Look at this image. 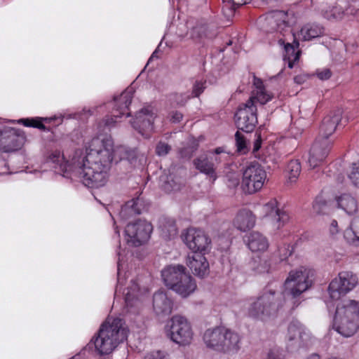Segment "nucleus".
<instances>
[{"mask_svg":"<svg viewBox=\"0 0 359 359\" xmlns=\"http://www.w3.org/2000/svg\"><path fill=\"white\" fill-rule=\"evenodd\" d=\"M125 158L128 154L124 147H114L110 136L100 134L86 143L84 153L76 151L71 161L60 151L55 150L44 164L63 177L76 178L86 187L99 188L107 183L112 162Z\"/></svg>","mask_w":359,"mask_h":359,"instance_id":"f257e3e1","label":"nucleus"},{"mask_svg":"<svg viewBox=\"0 0 359 359\" xmlns=\"http://www.w3.org/2000/svg\"><path fill=\"white\" fill-rule=\"evenodd\" d=\"M118 277L114 298L123 299L122 313L124 315L137 314L140 311L147 288L140 285L139 278L124 271L125 250L118 252Z\"/></svg>","mask_w":359,"mask_h":359,"instance_id":"f03ea898","label":"nucleus"},{"mask_svg":"<svg viewBox=\"0 0 359 359\" xmlns=\"http://www.w3.org/2000/svg\"><path fill=\"white\" fill-rule=\"evenodd\" d=\"M63 118L61 116L51 117H34L15 120L0 121V150L4 152H12L18 150L22 145L23 136L20 135L19 130L11 127L8 123H18L26 127L38 128L43 131H50V127L46 124L53 123L54 126L62 124Z\"/></svg>","mask_w":359,"mask_h":359,"instance_id":"7ed1b4c3","label":"nucleus"},{"mask_svg":"<svg viewBox=\"0 0 359 359\" xmlns=\"http://www.w3.org/2000/svg\"><path fill=\"white\" fill-rule=\"evenodd\" d=\"M287 18V16L285 12L276 11L261 16L258 20V23L264 32L266 33L276 32L279 43L284 45V60L287 62L288 67L292 69L294 62H297L299 58V51L296 50L299 47V43L297 41L296 35L292 34L294 44L285 43V39L283 37L291 33Z\"/></svg>","mask_w":359,"mask_h":359,"instance_id":"20e7f679","label":"nucleus"},{"mask_svg":"<svg viewBox=\"0 0 359 359\" xmlns=\"http://www.w3.org/2000/svg\"><path fill=\"white\" fill-rule=\"evenodd\" d=\"M128 332V330L121 319L109 317L91 339L88 346H94L95 352L99 355L109 354L126 340Z\"/></svg>","mask_w":359,"mask_h":359,"instance_id":"39448f33","label":"nucleus"},{"mask_svg":"<svg viewBox=\"0 0 359 359\" xmlns=\"http://www.w3.org/2000/svg\"><path fill=\"white\" fill-rule=\"evenodd\" d=\"M276 283L269 284L256 298L252 299L248 315L255 319L266 321L274 316L279 308L277 303Z\"/></svg>","mask_w":359,"mask_h":359,"instance_id":"423d86ee","label":"nucleus"},{"mask_svg":"<svg viewBox=\"0 0 359 359\" xmlns=\"http://www.w3.org/2000/svg\"><path fill=\"white\" fill-rule=\"evenodd\" d=\"M359 328V302L350 300L342 307L337 306L333 329L344 337H349Z\"/></svg>","mask_w":359,"mask_h":359,"instance_id":"0eeeda50","label":"nucleus"},{"mask_svg":"<svg viewBox=\"0 0 359 359\" xmlns=\"http://www.w3.org/2000/svg\"><path fill=\"white\" fill-rule=\"evenodd\" d=\"M313 280L314 271L312 269L301 266L292 270L285 280L284 292L296 298L312 286Z\"/></svg>","mask_w":359,"mask_h":359,"instance_id":"6e6552de","label":"nucleus"},{"mask_svg":"<svg viewBox=\"0 0 359 359\" xmlns=\"http://www.w3.org/2000/svg\"><path fill=\"white\" fill-rule=\"evenodd\" d=\"M167 335L180 346H189L194 339V332L190 323L183 316H174L165 326Z\"/></svg>","mask_w":359,"mask_h":359,"instance_id":"1a4fd4ad","label":"nucleus"},{"mask_svg":"<svg viewBox=\"0 0 359 359\" xmlns=\"http://www.w3.org/2000/svg\"><path fill=\"white\" fill-rule=\"evenodd\" d=\"M133 92V88H128L120 95L114 97V101L111 103V105L114 107L111 116H107L102 122L99 123L100 130L104 131L105 129L113 127L117 121L114 118L128 117L130 115L129 106L131 104Z\"/></svg>","mask_w":359,"mask_h":359,"instance_id":"9d476101","label":"nucleus"},{"mask_svg":"<svg viewBox=\"0 0 359 359\" xmlns=\"http://www.w3.org/2000/svg\"><path fill=\"white\" fill-rule=\"evenodd\" d=\"M181 238L194 253L205 254L211 249V239L202 229L188 228L182 231Z\"/></svg>","mask_w":359,"mask_h":359,"instance_id":"9b49d317","label":"nucleus"},{"mask_svg":"<svg viewBox=\"0 0 359 359\" xmlns=\"http://www.w3.org/2000/svg\"><path fill=\"white\" fill-rule=\"evenodd\" d=\"M266 172L258 163L248 165L243 173L242 187L249 194H255L263 187L266 180Z\"/></svg>","mask_w":359,"mask_h":359,"instance_id":"f8f14e48","label":"nucleus"},{"mask_svg":"<svg viewBox=\"0 0 359 359\" xmlns=\"http://www.w3.org/2000/svg\"><path fill=\"white\" fill-rule=\"evenodd\" d=\"M358 279L351 271H341L333 278L328 286V294L332 300H338L353 290L358 285Z\"/></svg>","mask_w":359,"mask_h":359,"instance_id":"ddd939ff","label":"nucleus"},{"mask_svg":"<svg viewBox=\"0 0 359 359\" xmlns=\"http://www.w3.org/2000/svg\"><path fill=\"white\" fill-rule=\"evenodd\" d=\"M309 331L298 320L290 323L285 337L286 348L293 351L300 347L306 346L311 341Z\"/></svg>","mask_w":359,"mask_h":359,"instance_id":"4468645a","label":"nucleus"},{"mask_svg":"<svg viewBox=\"0 0 359 359\" xmlns=\"http://www.w3.org/2000/svg\"><path fill=\"white\" fill-rule=\"evenodd\" d=\"M153 231L151 223L139 219L128 224L125 229V240L130 246H140L148 241Z\"/></svg>","mask_w":359,"mask_h":359,"instance_id":"2eb2a0df","label":"nucleus"},{"mask_svg":"<svg viewBox=\"0 0 359 359\" xmlns=\"http://www.w3.org/2000/svg\"><path fill=\"white\" fill-rule=\"evenodd\" d=\"M257 105L252 104V100L239 106L235 114V123L238 130L251 133L255 128L258 121Z\"/></svg>","mask_w":359,"mask_h":359,"instance_id":"dca6fc26","label":"nucleus"},{"mask_svg":"<svg viewBox=\"0 0 359 359\" xmlns=\"http://www.w3.org/2000/svg\"><path fill=\"white\" fill-rule=\"evenodd\" d=\"M156 118L154 109L149 106L143 108L137 114L132 125L142 136L148 138L154 130V123Z\"/></svg>","mask_w":359,"mask_h":359,"instance_id":"f3484780","label":"nucleus"},{"mask_svg":"<svg viewBox=\"0 0 359 359\" xmlns=\"http://www.w3.org/2000/svg\"><path fill=\"white\" fill-rule=\"evenodd\" d=\"M264 217L271 219L274 227L277 229L283 227L290 220L288 213L280 208L279 203L275 198H271L262 207Z\"/></svg>","mask_w":359,"mask_h":359,"instance_id":"a211bd4d","label":"nucleus"},{"mask_svg":"<svg viewBox=\"0 0 359 359\" xmlns=\"http://www.w3.org/2000/svg\"><path fill=\"white\" fill-rule=\"evenodd\" d=\"M203 341L208 349L222 351L224 348V327L219 325L207 329L203 334Z\"/></svg>","mask_w":359,"mask_h":359,"instance_id":"6ab92c4d","label":"nucleus"},{"mask_svg":"<svg viewBox=\"0 0 359 359\" xmlns=\"http://www.w3.org/2000/svg\"><path fill=\"white\" fill-rule=\"evenodd\" d=\"M342 111L338 109L330 112L323 120L320 128L319 136L321 142L330 141L328 137L335 131L337 125L341 120Z\"/></svg>","mask_w":359,"mask_h":359,"instance_id":"aec40b11","label":"nucleus"},{"mask_svg":"<svg viewBox=\"0 0 359 359\" xmlns=\"http://www.w3.org/2000/svg\"><path fill=\"white\" fill-rule=\"evenodd\" d=\"M205 254L194 253L188 255L186 264L192 273L201 278L206 277L210 272L209 263Z\"/></svg>","mask_w":359,"mask_h":359,"instance_id":"412c9836","label":"nucleus"},{"mask_svg":"<svg viewBox=\"0 0 359 359\" xmlns=\"http://www.w3.org/2000/svg\"><path fill=\"white\" fill-rule=\"evenodd\" d=\"M331 144V141L321 142L320 139L316 140L311 149L308 160L311 168H315L323 163L329 154Z\"/></svg>","mask_w":359,"mask_h":359,"instance_id":"4be33fe9","label":"nucleus"},{"mask_svg":"<svg viewBox=\"0 0 359 359\" xmlns=\"http://www.w3.org/2000/svg\"><path fill=\"white\" fill-rule=\"evenodd\" d=\"M331 144V141L321 142L320 139L316 140L311 149L308 160L311 168H315L323 163L329 154Z\"/></svg>","mask_w":359,"mask_h":359,"instance_id":"5701e85b","label":"nucleus"},{"mask_svg":"<svg viewBox=\"0 0 359 359\" xmlns=\"http://www.w3.org/2000/svg\"><path fill=\"white\" fill-rule=\"evenodd\" d=\"M197 289L196 280L187 271L170 289L182 298L191 296Z\"/></svg>","mask_w":359,"mask_h":359,"instance_id":"b1692460","label":"nucleus"},{"mask_svg":"<svg viewBox=\"0 0 359 359\" xmlns=\"http://www.w3.org/2000/svg\"><path fill=\"white\" fill-rule=\"evenodd\" d=\"M186 272L187 269L183 265H169L161 271L162 280L165 286L170 290Z\"/></svg>","mask_w":359,"mask_h":359,"instance_id":"393cba45","label":"nucleus"},{"mask_svg":"<svg viewBox=\"0 0 359 359\" xmlns=\"http://www.w3.org/2000/svg\"><path fill=\"white\" fill-rule=\"evenodd\" d=\"M153 308L158 316L170 315L172 309V301L163 291L156 292L153 297Z\"/></svg>","mask_w":359,"mask_h":359,"instance_id":"a878e982","label":"nucleus"},{"mask_svg":"<svg viewBox=\"0 0 359 359\" xmlns=\"http://www.w3.org/2000/svg\"><path fill=\"white\" fill-rule=\"evenodd\" d=\"M255 222V215L250 210L243 208L236 214L233 220V225L238 230L246 231L254 227Z\"/></svg>","mask_w":359,"mask_h":359,"instance_id":"bb28decb","label":"nucleus"},{"mask_svg":"<svg viewBox=\"0 0 359 359\" xmlns=\"http://www.w3.org/2000/svg\"><path fill=\"white\" fill-rule=\"evenodd\" d=\"M245 241L252 252H264L269 248L267 238L261 233L253 231L246 236Z\"/></svg>","mask_w":359,"mask_h":359,"instance_id":"cd10ccee","label":"nucleus"},{"mask_svg":"<svg viewBox=\"0 0 359 359\" xmlns=\"http://www.w3.org/2000/svg\"><path fill=\"white\" fill-rule=\"evenodd\" d=\"M142 211V201L140 198H133L122 206L119 212L121 220H126L130 217L141 214Z\"/></svg>","mask_w":359,"mask_h":359,"instance_id":"c85d7f7f","label":"nucleus"},{"mask_svg":"<svg viewBox=\"0 0 359 359\" xmlns=\"http://www.w3.org/2000/svg\"><path fill=\"white\" fill-rule=\"evenodd\" d=\"M337 207L348 215H353L358 211L356 199L351 194H344L336 198Z\"/></svg>","mask_w":359,"mask_h":359,"instance_id":"c756f323","label":"nucleus"},{"mask_svg":"<svg viewBox=\"0 0 359 359\" xmlns=\"http://www.w3.org/2000/svg\"><path fill=\"white\" fill-rule=\"evenodd\" d=\"M345 241L350 245L359 246V217H354L343 233Z\"/></svg>","mask_w":359,"mask_h":359,"instance_id":"7c9ffc66","label":"nucleus"},{"mask_svg":"<svg viewBox=\"0 0 359 359\" xmlns=\"http://www.w3.org/2000/svg\"><path fill=\"white\" fill-rule=\"evenodd\" d=\"M323 28L316 24H306L302 27L297 34L298 39L310 41L314 38L320 36L323 34Z\"/></svg>","mask_w":359,"mask_h":359,"instance_id":"2f4dec72","label":"nucleus"},{"mask_svg":"<svg viewBox=\"0 0 359 359\" xmlns=\"http://www.w3.org/2000/svg\"><path fill=\"white\" fill-rule=\"evenodd\" d=\"M160 182L161 184L162 189L166 192H172L177 191L180 189L183 184L182 178L174 176L171 174L169 175L164 173L160 177Z\"/></svg>","mask_w":359,"mask_h":359,"instance_id":"473e14b6","label":"nucleus"},{"mask_svg":"<svg viewBox=\"0 0 359 359\" xmlns=\"http://www.w3.org/2000/svg\"><path fill=\"white\" fill-rule=\"evenodd\" d=\"M240 348V336L234 332L226 330V353H236L238 351Z\"/></svg>","mask_w":359,"mask_h":359,"instance_id":"72a5a7b5","label":"nucleus"},{"mask_svg":"<svg viewBox=\"0 0 359 359\" xmlns=\"http://www.w3.org/2000/svg\"><path fill=\"white\" fill-rule=\"evenodd\" d=\"M250 267L255 274H262L271 271L270 260L259 257L253 258L250 262Z\"/></svg>","mask_w":359,"mask_h":359,"instance_id":"f704fd0d","label":"nucleus"},{"mask_svg":"<svg viewBox=\"0 0 359 359\" xmlns=\"http://www.w3.org/2000/svg\"><path fill=\"white\" fill-rule=\"evenodd\" d=\"M301 170V164L298 160L290 161L287 166V183L290 184H295L300 175Z\"/></svg>","mask_w":359,"mask_h":359,"instance_id":"c9c22d12","label":"nucleus"},{"mask_svg":"<svg viewBox=\"0 0 359 359\" xmlns=\"http://www.w3.org/2000/svg\"><path fill=\"white\" fill-rule=\"evenodd\" d=\"M240 183V173L236 165L226 166V184L231 189L236 188Z\"/></svg>","mask_w":359,"mask_h":359,"instance_id":"e433bc0d","label":"nucleus"},{"mask_svg":"<svg viewBox=\"0 0 359 359\" xmlns=\"http://www.w3.org/2000/svg\"><path fill=\"white\" fill-rule=\"evenodd\" d=\"M194 164L196 168L201 172L210 175L211 177L214 176L213 164L209 161L206 156H201L198 158L195 161Z\"/></svg>","mask_w":359,"mask_h":359,"instance_id":"4c0bfd02","label":"nucleus"},{"mask_svg":"<svg viewBox=\"0 0 359 359\" xmlns=\"http://www.w3.org/2000/svg\"><path fill=\"white\" fill-rule=\"evenodd\" d=\"M273 97V95L272 93L268 92L266 89H264L260 90H254L249 100H252V104L255 105H256L257 102H259L261 104H265L271 100Z\"/></svg>","mask_w":359,"mask_h":359,"instance_id":"58836bf2","label":"nucleus"},{"mask_svg":"<svg viewBox=\"0 0 359 359\" xmlns=\"http://www.w3.org/2000/svg\"><path fill=\"white\" fill-rule=\"evenodd\" d=\"M348 178L355 187H359V159L351 164Z\"/></svg>","mask_w":359,"mask_h":359,"instance_id":"ea45409f","label":"nucleus"},{"mask_svg":"<svg viewBox=\"0 0 359 359\" xmlns=\"http://www.w3.org/2000/svg\"><path fill=\"white\" fill-rule=\"evenodd\" d=\"M235 141L237 151L245 154L248 151V147L245 136L239 131H237L235 134Z\"/></svg>","mask_w":359,"mask_h":359,"instance_id":"a19ab883","label":"nucleus"},{"mask_svg":"<svg viewBox=\"0 0 359 359\" xmlns=\"http://www.w3.org/2000/svg\"><path fill=\"white\" fill-rule=\"evenodd\" d=\"M177 233V228L173 222H169L168 226H165L162 229V236L165 239H171Z\"/></svg>","mask_w":359,"mask_h":359,"instance_id":"79ce46f5","label":"nucleus"},{"mask_svg":"<svg viewBox=\"0 0 359 359\" xmlns=\"http://www.w3.org/2000/svg\"><path fill=\"white\" fill-rule=\"evenodd\" d=\"M293 251V248L290 244H284L278 248V255L280 261L285 260L290 257Z\"/></svg>","mask_w":359,"mask_h":359,"instance_id":"37998d69","label":"nucleus"},{"mask_svg":"<svg viewBox=\"0 0 359 359\" xmlns=\"http://www.w3.org/2000/svg\"><path fill=\"white\" fill-rule=\"evenodd\" d=\"M189 142L191 143V146L188 148L182 149L180 151L181 155L184 157L189 158L198 147V143L194 137L189 138Z\"/></svg>","mask_w":359,"mask_h":359,"instance_id":"c03bdc74","label":"nucleus"},{"mask_svg":"<svg viewBox=\"0 0 359 359\" xmlns=\"http://www.w3.org/2000/svg\"><path fill=\"white\" fill-rule=\"evenodd\" d=\"M315 74L321 81L328 80L332 75L330 69L327 67L317 69Z\"/></svg>","mask_w":359,"mask_h":359,"instance_id":"a18cd8bd","label":"nucleus"},{"mask_svg":"<svg viewBox=\"0 0 359 359\" xmlns=\"http://www.w3.org/2000/svg\"><path fill=\"white\" fill-rule=\"evenodd\" d=\"M171 147L168 144L163 142H159L156 147V153L159 156H163L167 155Z\"/></svg>","mask_w":359,"mask_h":359,"instance_id":"49530a36","label":"nucleus"},{"mask_svg":"<svg viewBox=\"0 0 359 359\" xmlns=\"http://www.w3.org/2000/svg\"><path fill=\"white\" fill-rule=\"evenodd\" d=\"M248 0H226V4L227 3L229 6L230 7L229 10L231 12V15L233 16L236 9L238 7L245 4L248 2ZM226 6L227 5L226 4Z\"/></svg>","mask_w":359,"mask_h":359,"instance_id":"de8ad7c7","label":"nucleus"},{"mask_svg":"<svg viewBox=\"0 0 359 359\" xmlns=\"http://www.w3.org/2000/svg\"><path fill=\"white\" fill-rule=\"evenodd\" d=\"M192 97L189 93L175 94L174 101L177 105L183 106Z\"/></svg>","mask_w":359,"mask_h":359,"instance_id":"09e8293b","label":"nucleus"},{"mask_svg":"<svg viewBox=\"0 0 359 359\" xmlns=\"http://www.w3.org/2000/svg\"><path fill=\"white\" fill-rule=\"evenodd\" d=\"M329 233L330 235L334 238H336L337 236L339 235L340 229L339 227L338 222L337 220L333 219L331 221L329 226Z\"/></svg>","mask_w":359,"mask_h":359,"instance_id":"8fccbe9b","label":"nucleus"},{"mask_svg":"<svg viewBox=\"0 0 359 359\" xmlns=\"http://www.w3.org/2000/svg\"><path fill=\"white\" fill-rule=\"evenodd\" d=\"M205 83L201 81H196L194 86H193V90L191 93L192 97H198L199 96L204 90L205 89Z\"/></svg>","mask_w":359,"mask_h":359,"instance_id":"3c124183","label":"nucleus"},{"mask_svg":"<svg viewBox=\"0 0 359 359\" xmlns=\"http://www.w3.org/2000/svg\"><path fill=\"white\" fill-rule=\"evenodd\" d=\"M325 201L323 198L322 196H318L313 203V208L315 211L318 213H320L323 212L322 207L325 205Z\"/></svg>","mask_w":359,"mask_h":359,"instance_id":"603ef678","label":"nucleus"},{"mask_svg":"<svg viewBox=\"0 0 359 359\" xmlns=\"http://www.w3.org/2000/svg\"><path fill=\"white\" fill-rule=\"evenodd\" d=\"M144 359H168L166 355L160 351L147 355Z\"/></svg>","mask_w":359,"mask_h":359,"instance_id":"864d4df0","label":"nucleus"},{"mask_svg":"<svg viewBox=\"0 0 359 359\" xmlns=\"http://www.w3.org/2000/svg\"><path fill=\"white\" fill-rule=\"evenodd\" d=\"M255 135H256L257 137H256L255 141L254 142V146H253V149H252V152L253 153H255V152L258 151L259 149L261 148V145H262L261 135L258 134L257 133H256Z\"/></svg>","mask_w":359,"mask_h":359,"instance_id":"5fc2aeb1","label":"nucleus"},{"mask_svg":"<svg viewBox=\"0 0 359 359\" xmlns=\"http://www.w3.org/2000/svg\"><path fill=\"white\" fill-rule=\"evenodd\" d=\"M268 359H284V357L278 351H271L269 353Z\"/></svg>","mask_w":359,"mask_h":359,"instance_id":"6e6d98bb","label":"nucleus"},{"mask_svg":"<svg viewBox=\"0 0 359 359\" xmlns=\"http://www.w3.org/2000/svg\"><path fill=\"white\" fill-rule=\"evenodd\" d=\"M253 84L255 87V90H260L265 89L263 86V82L260 79H258L257 77H254L253 79Z\"/></svg>","mask_w":359,"mask_h":359,"instance_id":"4d7b16f0","label":"nucleus"},{"mask_svg":"<svg viewBox=\"0 0 359 359\" xmlns=\"http://www.w3.org/2000/svg\"><path fill=\"white\" fill-rule=\"evenodd\" d=\"M182 118V114L178 111H175L172 113L171 116V120L173 122H180Z\"/></svg>","mask_w":359,"mask_h":359,"instance_id":"13d9d810","label":"nucleus"},{"mask_svg":"<svg viewBox=\"0 0 359 359\" xmlns=\"http://www.w3.org/2000/svg\"><path fill=\"white\" fill-rule=\"evenodd\" d=\"M307 77L308 76L306 75H298V76H296L294 79L295 83L301 84L306 81Z\"/></svg>","mask_w":359,"mask_h":359,"instance_id":"bf43d9fd","label":"nucleus"},{"mask_svg":"<svg viewBox=\"0 0 359 359\" xmlns=\"http://www.w3.org/2000/svg\"><path fill=\"white\" fill-rule=\"evenodd\" d=\"M306 359H320V356L318 354H312Z\"/></svg>","mask_w":359,"mask_h":359,"instance_id":"052dcab7","label":"nucleus"},{"mask_svg":"<svg viewBox=\"0 0 359 359\" xmlns=\"http://www.w3.org/2000/svg\"><path fill=\"white\" fill-rule=\"evenodd\" d=\"M156 54H157V50H156L151 55V56L149 58V60H153L155 57H157L156 56Z\"/></svg>","mask_w":359,"mask_h":359,"instance_id":"680f3d73","label":"nucleus"},{"mask_svg":"<svg viewBox=\"0 0 359 359\" xmlns=\"http://www.w3.org/2000/svg\"><path fill=\"white\" fill-rule=\"evenodd\" d=\"M234 43L233 40H229V41H226V46H231Z\"/></svg>","mask_w":359,"mask_h":359,"instance_id":"e2e57ef3","label":"nucleus"},{"mask_svg":"<svg viewBox=\"0 0 359 359\" xmlns=\"http://www.w3.org/2000/svg\"><path fill=\"white\" fill-rule=\"evenodd\" d=\"M222 151H223V150H222V148H217V149H215V153L216 154H221Z\"/></svg>","mask_w":359,"mask_h":359,"instance_id":"0e129e2a","label":"nucleus"},{"mask_svg":"<svg viewBox=\"0 0 359 359\" xmlns=\"http://www.w3.org/2000/svg\"><path fill=\"white\" fill-rule=\"evenodd\" d=\"M115 232H116V233H117V234H118V236H119V231H118V230L117 229V226H116V227H115Z\"/></svg>","mask_w":359,"mask_h":359,"instance_id":"69168bd1","label":"nucleus"},{"mask_svg":"<svg viewBox=\"0 0 359 359\" xmlns=\"http://www.w3.org/2000/svg\"><path fill=\"white\" fill-rule=\"evenodd\" d=\"M71 359H79V355H74Z\"/></svg>","mask_w":359,"mask_h":359,"instance_id":"338daca9","label":"nucleus"},{"mask_svg":"<svg viewBox=\"0 0 359 359\" xmlns=\"http://www.w3.org/2000/svg\"><path fill=\"white\" fill-rule=\"evenodd\" d=\"M225 22H226V26H227V22H230V20H229V19H226V20H225Z\"/></svg>","mask_w":359,"mask_h":359,"instance_id":"774afa93","label":"nucleus"}]
</instances>
